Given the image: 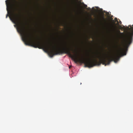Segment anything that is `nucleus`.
Listing matches in <instances>:
<instances>
[{
  "label": "nucleus",
  "instance_id": "0eeeda50",
  "mask_svg": "<svg viewBox=\"0 0 133 133\" xmlns=\"http://www.w3.org/2000/svg\"><path fill=\"white\" fill-rule=\"evenodd\" d=\"M119 32L121 34H123V33H121L120 32V31H119Z\"/></svg>",
  "mask_w": 133,
  "mask_h": 133
},
{
  "label": "nucleus",
  "instance_id": "f03ea898",
  "mask_svg": "<svg viewBox=\"0 0 133 133\" xmlns=\"http://www.w3.org/2000/svg\"><path fill=\"white\" fill-rule=\"evenodd\" d=\"M101 52H99L94 57L95 58H97L99 59L100 61L98 62L95 58L93 60L89 59L87 61L82 60V61L84 63L85 66L89 68H91L96 65H100L101 63L106 66L109 65L111 62L114 61L115 63H116L119 61L120 58V55L122 54L123 55H126V52L125 49L122 47L120 45L119 46V49L116 53L113 55L106 57L102 56Z\"/></svg>",
  "mask_w": 133,
  "mask_h": 133
},
{
  "label": "nucleus",
  "instance_id": "9b49d317",
  "mask_svg": "<svg viewBox=\"0 0 133 133\" xmlns=\"http://www.w3.org/2000/svg\"><path fill=\"white\" fill-rule=\"evenodd\" d=\"M10 17V16H9ZM10 19H11V18H10Z\"/></svg>",
  "mask_w": 133,
  "mask_h": 133
},
{
  "label": "nucleus",
  "instance_id": "9d476101",
  "mask_svg": "<svg viewBox=\"0 0 133 133\" xmlns=\"http://www.w3.org/2000/svg\"><path fill=\"white\" fill-rule=\"evenodd\" d=\"M103 18H104V17L103 16Z\"/></svg>",
  "mask_w": 133,
  "mask_h": 133
},
{
  "label": "nucleus",
  "instance_id": "1a4fd4ad",
  "mask_svg": "<svg viewBox=\"0 0 133 133\" xmlns=\"http://www.w3.org/2000/svg\"><path fill=\"white\" fill-rule=\"evenodd\" d=\"M107 14H109V12H108V13H107Z\"/></svg>",
  "mask_w": 133,
  "mask_h": 133
},
{
  "label": "nucleus",
  "instance_id": "6e6552de",
  "mask_svg": "<svg viewBox=\"0 0 133 133\" xmlns=\"http://www.w3.org/2000/svg\"><path fill=\"white\" fill-rule=\"evenodd\" d=\"M8 16V14H7L6 16V18H7Z\"/></svg>",
  "mask_w": 133,
  "mask_h": 133
},
{
  "label": "nucleus",
  "instance_id": "423d86ee",
  "mask_svg": "<svg viewBox=\"0 0 133 133\" xmlns=\"http://www.w3.org/2000/svg\"><path fill=\"white\" fill-rule=\"evenodd\" d=\"M87 9L88 10H90V7H88L87 8Z\"/></svg>",
  "mask_w": 133,
  "mask_h": 133
},
{
  "label": "nucleus",
  "instance_id": "f8f14e48",
  "mask_svg": "<svg viewBox=\"0 0 133 133\" xmlns=\"http://www.w3.org/2000/svg\"><path fill=\"white\" fill-rule=\"evenodd\" d=\"M16 9H17V8H16Z\"/></svg>",
  "mask_w": 133,
  "mask_h": 133
},
{
  "label": "nucleus",
  "instance_id": "39448f33",
  "mask_svg": "<svg viewBox=\"0 0 133 133\" xmlns=\"http://www.w3.org/2000/svg\"><path fill=\"white\" fill-rule=\"evenodd\" d=\"M15 2L18 4V5L19 4H21L22 2V0H19V1L18 2H17L16 0H15Z\"/></svg>",
  "mask_w": 133,
  "mask_h": 133
},
{
  "label": "nucleus",
  "instance_id": "7ed1b4c3",
  "mask_svg": "<svg viewBox=\"0 0 133 133\" xmlns=\"http://www.w3.org/2000/svg\"><path fill=\"white\" fill-rule=\"evenodd\" d=\"M129 28L127 27L126 29V32L127 34L124 37L123 46L125 47L128 48L131 43L132 40V37L133 35V27L131 28L132 31L131 35H128V31L130 30Z\"/></svg>",
  "mask_w": 133,
  "mask_h": 133
},
{
  "label": "nucleus",
  "instance_id": "f257e3e1",
  "mask_svg": "<svg viewBox=\"0 0 133 133\" xmlns=\"http://www.w3.org/2000/svg\"><path fill=\"white\" fill-rule=\"evenodd\" d=\"M26 31L25 23L21 20L20 16V32L22 36L23 40L26 45L31 44L32 46L34 48L43 49L46 51H49V54L51 57L54 55L64 53L68 54L70 57L74 59L76 63L78 62L84 64L81 61L82 60H88L83 56L79 57V53L77 50H74L73 46H72V45L67 46L66 44L63 45L62 50H58L55 46L52 47L47 43H42L39 41L36 42L33 35L30 32H27Z\"/></svg>",
  "mask_w": 133,
  "mask_h": 133
},
{
  "label": "nucleus",
  "instance_id": "20e7f679",
  "mask_svg": "<svg viewBox=\"0 0 133 133\" xmlns=\"http://www.w3.org/2000/svg\"><path fill=\"white\" fill-rule=\"evenodd\" d=\"M10 0H6L5 1V3L6 5L7 8L9 6L11 7L12 6V4L10 2Z\"/></svg>",
  "mask_w": 133,
  "mask_h": 133
}]
</instances>
